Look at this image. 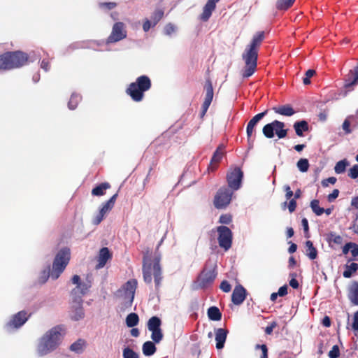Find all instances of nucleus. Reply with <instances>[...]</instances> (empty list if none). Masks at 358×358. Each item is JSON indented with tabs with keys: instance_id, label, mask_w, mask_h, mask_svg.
<instances>
[{
	"instance_id": "1",
	"label": "nucleus",
	"mask_w": 358,
	"mask_h": 358,
	"mask_svg": "<svg viewBox=\"0 0 358 358\" xmlns=\"http://www.w3.org/2000/svg\"><path fill=\"white\" fill-rule=\"evenodd\" d=\"M265 38L264 31L257 32L252 37L250 44L247 45L242 58L245 62V67L242 71L243 78H249L256 71L259 48Z\"/></svg>"
},
{
	"instance_id": "2",
	"label": "nucleus",
	"mask_w": 358,
	"mask_h": 358,
	"mask_svg": "<svg viewBox=\"0 0 358 358\" xmlns=\"http://www.w3.org/2000/svg\"><path fill=\"white\" fill-rule=\"evenodd\" d=\"M150 255L151 252L149 249L143 252L142 267L143 280L146 284H151L153 275L155 287L158 289L162 280V270L159 265L160 255H156L154 260L152 261Z\"/></svg>"
},
{
	"instance_id": "3",
	"label": "nucleus",
	"mask_w": 358,
	"mask_h": 358,
	"mask_svg": "<svg viewBox=\"0 0 358 358\" xmlns=\"http://www.w3.org/2000/svg\"><path fill=\"white\" fill-rule=\"evenodd\" d=\"M65 334L66 329L64 325H57L50 329L41 338L37 347L38 354L43 356L55 350Z\"/></svg>"
},
{
	"instance_id": "4",
	"label": "nucleus",
	"mask_w": 358,
	"mask_h": 358,
	"mask_svg": "<svg viewBox=\"0 0 358 358\" xmlns=\"http://www.w3.org/2000/svg\"><path fill=\"white\" fill-rule=\"evenodd\" d=\"M29 56L22 51H9L0 55V70L20 68L28 63Z\"/></svg>"
},
{
	"instance_id": "5",
	"label": "nucleus",
	"mask_w": 358,
	"mask_h": 358,
	"mask_svg": "<svg viewBox=\"0 0 358 358\" xmlns=\"http://www.w3.org/2000/svg\"><path fill=\"white\" fill-rule=\"evenodd\" d=\"M152 87L150 78L148 76H138L135 82L131 83L126 89V93L136 102L141 101L144 98V93Z\"/></svg>"
},
{
	"instance_id": "6",
	"label": "nucleus",
	"mask_w": 358,
	"mask_h": 358,
	"mask_svg": "<svg viewBox=\"0 0 358 358\" xmlns=\"http://www.w3.org/2000/svg\"><path fill=\"white\" fill-rule=\"evenodd\" d=\"M71 258V251L68 248H62L56 255L53 264L51 277L57 279L64 271Z\"/></svg>"
},
{
	"instance_id": "7",
	"label": "nucleus",
	"mask_w": 358,
	"mask_h": 358,
	"mask_svg": "<svg viewBox=\"0 0 358 358\" xmlns=\"http://www.w3.org/2000/svg\"><path fill=\"white\" fill-rule=\"evenodd\" d=\"M137 286V280L131 279L117 291L119 296L124 300V308H128L132 306Z\"/></svg>"
},
{
	"instance_id": "8",
	"label": "nucleus",
	"mask_w": 358,
	"mask_h": 358,
	"mask_svg": "<svg viewBox=\"0 0 358 358\" xmlns=\"http://www.w3.org/2000/svg\"><path fill=\"white\" fill-rule=\"evenodd\" d=\"M285 124L283 122L273 120L266 124L262 129V133L267 138H273L275 133L278 138H284L287 135V129H285Z\"/></svg>"
},
{
	"instance_id": "9",
	"label": "nucleus",
	"mask_w": 358,
	"mask_h": 358,
	"mask_svg": "<svg viewBox=\"0 0 358 358\" xmlns=\"http://www.w3.org/2000/svg\"><path fill=\"white\" fill-rule=\"evenodd\" d=\"M216 231L219 246L224 251H228L232 245L233 233L231 230L228 227L221 225L216 228Z\"/></svg>"
},
{
	"instance_id": "10",
	"label": "nucleus",
	"mask_w": 358,
	"mask_h": 358,
	"mask_svg": "<svg viewBox=\"0 0 358 358\" xmlns=\"http://www.w3.org/2000/svg\"><path fill=\"white\" fill-rule=\"evenodd\" d=\"M234 190L229 187H222L217 192L213 203L216 208L222 209L226 208L231 202Z\"/></svg>"
},
{
	"instance_id": "11",
	"label": "nucleus",
	"mask_w": 358,
	"mask_h": 358,
	"mask_svg": "<svg viewBox=\"0 0 358 358\" xmlns=\"http://www.w3.org/2000/svg\"><path fill=\"white\" fill-rule=\"evenodd\" d=\"M216 276L217 273L215 271V268H208L207 264H206L197 277V286L199 288H207L211 286Z\"/></svg>"
},
{
	"instance_id": "12",
	"label": "nucleus",
	"mask_w": 358,
	"mask_h": 358,
	"mask_svg": "<svg viewBox=\"0 0 358 358\" xmlns=\"http://www.w3.org/2000/svg\"><path fill=\"white\" fill-rule=\"evenodd\" d=\"M243 178V172L239 167L231 168L227 174V181L229 187L232 190L236 191L241 186Z\"/></svg>"
},
{
	"instance_id": "13",
	"label": "nucleus",
	"mask_w": 358,
	"mask_h": 358,
	"mask_svg": "<svg viewBox=\"0 0 358 358\" xmlns=\"http://www.w3.org/2000/svg\"><path fill=\"white\" fill-rule=\"evenodd\" d=\"M127 37V30L123 22H118L113 24L112 31L106 39L107 43H114Z\"/></svg>"
},
{
	"instance_id": "14",
	"label": "nucleus",
	"mask_w": 358,
	"mask_h": 358,
	"mask_svg": "<svg viewBox=\"0 0 358 358\" xmlns=\"http://www.w3.org/2000/svg\"><path fill=\"white\" fill-rule=\"evenodd\" d=\"M30 314L25 310H21L13 315L6 324L8 330L17 329L21 327L29 319Z\"/></svg>"
},
{
	"instance_id": "15",
	"label": "nucleus",
	"mask_w": 358,
	"mask_h": 358,
	"mask_svg": "<svg viewBox=\"0 0 358 358\" xmlns=\"http://www.w3.org/2000/svg\"><path fill=\"white\" fill-rule=\"evenodd\" d=\"M204 90L206 91V95H205L204 101L201 106V111L200 113V116L201 118L203 117L204 115H206V113L213 101V95H214L213 84H212L211 80L209 78L206 79V80L205 82Z\"/></svg>"
},
{
	"instance_id": "16",
	"label": "nucleus",
	"mask_w": 358,
	"mask_h": 358,
	"mask_svg": "<svg viewBox=\"0 0 358 358\" xmlns=\"http://www.w3.org/2000/svg\"><path fill=\"white\" fill-rule=\"evenodd\" d=\"M117 197V194H115L113 195L108 201L102 203V206L99 212V213L96 215L93 220V223L96 225L101 223V222L103 220L106 214H107L111 209L113 208L115 203L116 201Z\"/></svg>"
},
{
	"instance_id": "17",
	"label": "nucleus",
	"mask_w": 358,
	"mask_h": 358,
	"mask_svg": "<svg viewBox=\"0 0 358 358\" xmlns=\"http://www.w3.org/2000/svg\"><path fill=\"white\" fill-rule=\"evenodd\" d=\"M358 84V65L350 70L344 78V88L346 92L353 90V87Z\"/></svg>"
},
{
	"instance_id": "18",
	"label": "nucleus",
	"mask_w": 358,
	"mask_h": 358,
	"mask_svg": "<svg viewBox=\"0 0 358 358\" xmlns=\"http://www.w3.org/2000/svg\"><path fill=\"white\" fill-rule=\"evenodd\" d=\"M83 300L72 299L71 306V318L74 321H78L85 316V312L83 307Z\"/></svg>"
},
{
	"instance_id": "19",
	"label": "nucleus",
	"mask_w": 358,
	"mask_h": 358,
	"mask_svg": "<svg viewBox=\"0 0 358 358\" xmlns=\"http://www.w3.org/2000/svg\"><path fill=\"white\" fill-rule=\"evenodd\" d=\"M268 110L255 115L248 123L246 133L248 140L250 141L253 134H255V127L257 123L267 114Z\"/></svg>"
},
{
	"instance_id": "20",
	"label": "nucleus",
	"mask_w": 358,
	"mask_h": 358,
	"mask_svg": "<svg viewBox=\"0 0 358 358\" xmlns=\"http://www.w3.org/2000/svg\"><path fill=\"white\" fill-rule=\"evenodd\" d=\"M91 287L90 282H81L78 285L73 288L71 292L72 299L83 300V296L85 295Z\"/></svg>"
},
{
	"instance_id": "21",
	"label": "nucleus",
	"mask_w": 358,
	"mask_h": 358,
	"mask_svg": "<svg viewBox=\"0 0 358 358\" xmlns=\"http://www.w3.org/2000/svg\"><path fill=\"white\" fill-rule=\"evenodd\" d=\"M245 298L246 289L241 285H236L232 292V302L235 305L239 306L245 301Z\"/></svg>"
},
{
	"instance_id": "22",
	"label": "nucleus",
	"mask_w": 358,
	"mask_h": 358,
	"mask_svg": "<svg viewBox=\"0 0 358 358\" xmlns=\"http://www.w3.org/2000/svg\"><path fill=\"white\" fill-rule=\"evenodd\" d=\"M112 258V254L106 247L102 248L97 257L98 264L96 265V269H100L106 265L107 262Z\"/></svg>"
},
{
	"instance_id": "23",
	"label": "nucleus",
	"mask_w": 358,
	"mask_h": 358,
	"mask_svg": "<svg viewBox=\"0 0 358 358\" xmlns=\"http://www.w3.org/2000/svg\"><path fill=\"white\" fill-rule=\"evenodd\" d=\"M216 348L218 350L222 349L227 339L228 331L225 329L219 328L215 329Z\"/></svg>"
},
{
	"instance_id": "24",
	"label": "nucleus",
	"mask_w": 358,
	"mask_h": 358,
	"mask_svg": "<svg viewBox=\"0 0 358 358\" xmlns=\"http://www.w3.org/2000/svg\"><path fill=\"white\" fill-rule=\"evenodd\" d=\"M273 110L277 114L287 117H290L296 113L293 107L289 104L275 106L273 108Z\"/></svg>"
},
{
	"instance_id": "25",
	"label": "nucleus",
	"mask_w": 358,
	"mask_h": 358,
	"mask_svg": "<svg viewBox=\"0 0 358 358\" xmlns=\"http://www.w3.org/2000/svg\"><path fill=\"white\" fill-rule=\"evenodd\" d=\"M348 296L352 304L358 306V282L354 281L352 283Z\"/></svg>"
},
{
	"instance_id": "26",
	"label": "nucleus",
	"mask_w": 358,
	"mask_h": 358,
	"mask_svg": "<svg viewBox=\"0 0 358 358\" xmlns=\"http://www.w3.org/2000/svg\"><path fill=\"white\" fill-rule=\"evenodd\" d=\"M216 6L211 1L208 0L207 3L203 7V12L201 14L200 19L206 22L208 20L212 15L213 11L215 9Z\"/></svg>"
},
{
	"instance_id": "27",
	"label": "nucleus",
	"mask_w": 358,
	"mask_h": 358,
	"mask_svg": "<svg viewBox=\"0 0 358 358\" xmlns=\"http://www.w3.org/2000/svg\"><path fill=\"white\" fill-rule=\"evenodd\" d=\"M216 6L211 1L208 0L207 3L203 7V12L201 14L200 19L206 22L208 20L212 15L213 11L215 9Z\"/></svg>"
},
{
	"instance_id": "28",
	"label": "nucleus",
	"mask_w": 358,
	"mask_h": 358,
	"mask_svg": "<svg viewBox=\"0 0 358 358\" xmlns=\"http://www.w3.org/2000/svg\"><path fill=\"white\" fill-rule=\"evenodd\" d=\"M293 127L296 134L300 137L303 136V132L308 131L309 130L308 123L306 120L295 122Z\"/></svg>"
},
{
	"instance_id": "29",
	"label": "nucleus",
	"mask_w": 358,
	"mask_h": 358,
	"mask_svg": "<svg viewBox=\"0 0 358 358\" xmlns=\"http://www.w3.org/2000/svg\"><path fill=\"white\" fill-rule=\"evenodd\" d=\"M110 183L105 182L99 184L92 189V194L96 196H101L106 194V191L110 188Z\"/></svg>"
},
{
	"instance_id": "30",
	"label": "nucleus",
	"mask_w": 358,
	"mask_h": 358,
	"mask_svg": "<svg viewBox=\"0 0 358 358\" xmlns=\"http://www.w3.org/2000/svg\"><path fill=\"white\" fill-rule=\"evenodd\" d=\"M224 153V146L222 145H220L217 147L215 152L213 153V155L212 157V159L210 160V166H213L214 164H217L221 161L223 155Z\"/></svg>"
},
{
	"instance_id": "31",
	"label": "nucleus",
	"mask_w": 358,
	"mask_h": 358,
	"mask_svg": "<svg viewBox=\"0 0 358 358\" xmlns=\"http://www.w3.org/2000/svg\"><path fill=\"white\" fill-rule=\"evenodd\" d=\"M306 255L309 259L313 260L317 257V250L314 247L313 243L310 241H307L305 243Z\"/></svg>"
},
{
	"instance_id": "32",
	"label": "nucleus",
	"mask_w": 358,
	"mask_h": 358,
	"mask_svg": "<svg viewBox=\"0 0 358 358\" xmlns=\"http://www.w3.org/2000/svg\"><path fill=\"white\" fill-rule=\"evenodd\" d=\"M358 270V264L355 262H352L350 264H347L345 266V270L343 271V275L344 278H350L352 276V275L357 272Z\"/></svg>"
},
{
	"instance_id": "33",
	"label": "nucleus",
	"mask_w": 358,
	"mask_h": 358,
	"mask_svg": "<svg viewBox=\"0 0 358 358\" xmlns=\"http://www.w3.org/2000/svg\"><path fill=\"white\" fill-rule=\"evenodd\" d=\"M208 316L211 320L219 321L222 318V313L217 307L211 306L208 309Z\"/></svg>"
},
{
	"instance_id": "34",
	"label": "nucleus",
	"mask_w": 358,
	"mask_h": 358,
	"mask_svg": "<svg viewBox=\"0 0 358 358\" xmlns=\"http://www.w3.org/2000/svg\"><path fill=\"white\" fill-rule=\"evenodd\" d=\"M156 346L154 343L151 341H146L143 343L142 347L143 353L145 356H151L156 352Z\"/></svg>"
},
{
	"instance_id": "35",
	"label": "nucleus",
	"mask_w": 358,
	"mask_h": 358,
	"mask_svg": "<svg viewBox=\"0 0 358 358\" xmlns=\"http://www.w3.org/2000/svg\"><path fill=\"white\" fill-rule=\"evenodd\" d=\"M85 344L86 342L84 339L79 338L71 345L70 350L78 354L81 353L84 350Z\"/></svg>"
},
{
	"instance_id": "36",
	"label": "nucleus",
	"mask_w": 358,
	"mask_h": 358,
	"mask_svg": "<svg viewBox=\"0 0 358 358\" xmlns=\"http://www.w3.org/2000/svg\"><path fill=\"white\" fill-rule=\"evenodd\" d=\"M82 97L80 94L73 93L71 96L68 103V107L71 110H74L77 108L78 103L80 102Z\"/></svg>"
},
{
	"instance_id": "37",
	"label": "nucleus",
	"mask_w": 358,
	"mask_h": 358,
	"mask_svg": "<svg viewBox=\"0 0 358 358\" xmlns=\"http://www.w3.org/2000/svg\"><path fill=\"white\" fill-rule=\"evenodd\" d=\"M161 324V320L157 316H153L148 322V328L149 331L159 329H160Z\"/></svg>"
},
{
	"instance_id": "38",
	"label": "nucleus",
	"mask_w": 358,
	"mask_h": 358,
	"mask_svg": "<svg viewBox=\"0 0 358 358\" xmlns=\"http://www.w3.org/2000/svg\"><path fill=\"white\" fill-rule=\"evenodd\" d=\"M139 317L136 313H131L126 317V324L128 327H134L138 324Z\"/></svg>"
},
{
	"instance_id": "39",
	"label": "nucleus",
	"mask_w": 358,
	"mask_h": 358,
	"mask_svg": "<svg viewBox=\"0 0 358 358\" xmlns=\"http://www.w3.org/2000/svg\"><path fill=\"white\" fill-rule=\"evenodd\" d=\"M355 119L356 117L354 115H349L345 118L342 124V128L345 134H350L352 133V131L350 129V124Z\"/></svg>"
},
{
	"instance_id": "40",
	"label": "nucleus",
	"mask_w": 358,
	"mask_h": 358,
	"mask_svg": "<svg viewBox=\"0 0 358 358\" xmlns=\"http://www.w3.org/2000/svg\"><path fill=\"white\" fill-rule=\"evenodd\" d=\"M349 165V162L346 159L338 162L334 167V171L337 174L343 173L345 171L346 167Z\"/></svg>"
},
{
	"instance_id": "41",
	"label": "nucleus",
	"mask_w": 358,
	"mask_h": 358,
	"mask_svg": "<svg viewBox=\"0 0 358 358\" xmlns=\"http://www.w3.org/2000/svg\"><path fill=\"white\" fill-rule=\"evenodd\" d=\"M164 11L162 9H156L151 15L150 20L152 22V27H155L163 17Z\"/></svg>"
},
{
	"instance_id": "42",
	"label": "nucleus",
	"mask_w": 358,
	"mask_h": 358,
	"mask_svg": "<svg viewBox=\"0 0 358 358\" xmlns=\"http://www.w3.org/2000/svg\"><path fill=\"white\" fill-rule=\"evenodd\" d=\"M295 0H278L276 3L278 10H287L292 6Z\"/></svg>"
},
{
	"instance_id": "43",
	"label": "nucleus",
	"mask_w": 358,
	"mask_h": 358,
	"mask_svg": "<svg viewBox=\"0 0 358 358\" xmlns=\"http://www.w3.org/2000/svg\"><path fill=\"white\" fill-rule=\"evenodd\" d=\"M319 203L320 201L317 199H314L310 202L312 210L318 216L322 215L324 212V208H321Z\"/></svg>"
},
{
	"instance_id": "44",
	"label": "nucleus",
	"mask_w": 358,
	"mask_h": 358,
	"mask_svg": "<svg viewBox=\"0 0 358 358\" xmlns=\"http://www.w3.org/2000/svg\"><path fill=\"white\" fill-rule=\"evenodd\" d=\"M327 241L329 244L333 243L336 245H341L343 243V238L340 235L331 232L328 235Z\"/></svg>"
},
{
	"instance_id": "45",
	"label": "nucleus",
	"mask_w": 358,
	"mask_h": 358,
	"mask_svg": "<svg viewBox=\"0 0 358 358\" xmlns=\"http://www.w3.org/2000/svg\"><path fill=\"white\" fill-rule=\"evenodd\" d=\"M297 168L301 172H306L309 169V162L307 159H300L296 163Z\"/></svg>"
},
{
	"instance_id": "46",
	"label": "nucleus",
	"mask_w": 358,
	"mask_h": 358,
	"mask_svg": "<svg viewBox=\"0 0 358 358\" xmlns=\"http://www.w3.org/2000/svg\"><path fill=\"white\" fill-rule=\"evenodd\" d=\"M117 5L115 2H100L98 6L100 9L108 11L116 8Z\"/></svg>"
},
{
	"instance_id": "47",
	"label": "nucleus",
	"mask_w": 358,
	"mask_h": 358,
	"mask_svg": "<svg viewBox=\"0 0 358 358\" xmlns=\"http://www.w3.org/2000/svg\"><path fill=\"white\" fill-rule=\"evenodd\" d=\"M151 331H152L151 338L153 340V341L157 343H159L162 340V338H163V334L162 332V329H159L152 330Z\"/></svg>"
},
{
	"instance_id": "48",
	"label": "nucleus",
	"mask_w": 358,
	"mask_h": 358,
	"mask_svg": "<svg viewBox=\"0 0 358 358\" xmlns=\"http://www.w3.org/2000/svg\"><path fill=\"white\" fill-rule=\"evenodd\" d=\"M123 358H138V355L132 349L127 347L124 348L122 352Z\"/></svg>"
},
{
	"instance_id": "49",
	"label": "nucleus",
	"mask_w": 358,
	"mask_h": 358,
	"mask_svg": "<svg viewBox=\"0 0 358 358\" xmlns=\"http://www.w3.org/2000/svg\"><path fill=\"white\" fill-rule=\"evenodd\" d=\"M316 73V71L313 69H308L306 73L305 77L303 78V83L304 85H309L310 83V78Z\"/></svg>"
},
{
	"instance_id": "50",
	"label": "nucleus",
	"mask_w": 358,
	"mask_h": 358,
	"mask_svg": "<svg viewBox=\"0 0 358 358\" xmlns=\"http://www.w3.org/2000/svg\"><path fill=\"white\" fill-rule=\"evenodd\" d=\"M232 221V217L230 214H222L220 215L219 222L221 224H229Z\"/></svg>"
},
{
	"instance_id": "51",
	"label": "nucleus",
	"mask_w": 358,
	"mask_h": 358,
	"mask_svg": "<svg viewBox=\"0 0 358 358\" xmlns=\"http://www.w3.org/2000/svg\"><path fill=\"white\" fill-rule=\"evenodd\" d=\"M340 356V350L337 345L332 347L331 350L329 352V358H338Z\"/></svg>"
},
{
	"instance_id": "52",
	"label": "nucleus",
	"mask_w": 358,
	"mask_h": 358,
	"mask_svg": "<svg viewBox=\"0 0 358 358\" xmlns=\"http://www.w3.org/2000/svg\"><path fill=\"white\" fill-rule=\"evenodd\" d=\"M348 176L352 179H356L358 178V165L355 164L350 169Z\"/></svg>"
},
{
	"instance_id": "53",
	"label": "nucleus",
	"mask_w": 358,
	"mask_h": 358,
	"mask_svg": "<svg viewBox=\"0 0 358 358\" xmlns=\"http://www.w3.org/2000/svg\"><path fill=\"white\" fill-rule=\"evenodd\" d=\"M257 349L259 348L262 350V356L260 358H268V348L266 345H257L255 347Z\"/></svg>"
},
{
	"instance_id": "54",
	"label": "nucleus",
	"mask_w": 358,
	"mask_h": 358,
	"mask_svg": "<svg viewBox=\"0 0 358 358\" xmlns=\"http://www.w3.org/2000/svg\"><path fill=\"white\" fill-rule=\"evenodd\" d=\"M49 277H50V268H48V270H44L41 273V275L39 278V282L41 284L45 283L48 280Z\"/></svg>"
},
{
	"instance_id": "55",
	"label": "nucleus",
	"mask_w": 358,
	"mask_h": 358,
	"mask_svg": "<svg viewBox=\"0 0 358 358\" xmlns=\"http://www.w3.org/2000/svg\"><path fill=\"white\" fill-rule=\"evenodd\" d=\"M220 288L224 292H229L231 289V286L229 284V282L227 280H223L220 285Z\"/></svg>"
},
{
	"instance_id": "56",
	"label": "nucleus",
	"mask_w": 358,
	"mask_h": 358,
	"mask_svg": "<svg viewBox=\"0 0 358 358\" xmlns=\"http://www.w3.org/2000/svg\"><path fill=\"white\" fill-rule=\"evenodd\" d=\"M301 224L303 227V230L305 232V236L306 238L309 237V227H308V222L306 218H303L301 220Z\"/></svg>"
},
{
	"instance_id": "57",
	"label": "nucleus",
	"mask_w": 358,
	"mask_h": 358,
	"mask_svg": "<svg viewBox=\"0 0 358 358\" xmlns=\"http://www.w3.org/2000/svg\"><path fill=\"white\" fill-rule=\"evenodd\" d=\"M336 182V178L335 177H329L327 179H324L322 181V185L323 187H327L329 185V184H335Z\"/></svg>"
},
{
	"instance_id": "58",
	"label": "nucleus",
	"mask_w": 358,
	"mask_h": 358,
	"mask_svg": "<svg viewBox=\"0 0 358 358\" xmlns=\"http://www.w3.org/2000/svg\"><path fill=\"white\" fill-rule=\"evenodd\" d=\"M350 252L353 259H355L358 256V245L355 243H352V248H350Z\"/></svg>"
},
{
	"instance_id": "59",
	"label": "nucleus",
	"mask_w": 358,
	"mask_h": 358,
	"mask_svg": "<svg viewBox=\"0 0 358 358\" xmlns=\"http://www.w3.org/2000/svg\"><path fill=\"white\" fill-rule=\"evenodd\" d=\"M291 275L293 277L289 282V285L294 289H298L299 284L298 280L295 278L296 274L292 273Z\"/></svg>"
},
{
	"instance_id": "60",
	"label": "nucleus",
	"mask_w": 358,
	"mask_h": 358,
	"mask_svg": "<svg viewBox=\"0 0 358 358\" xmlns=\"http://www.w3.org/2000/svg\"><path fill=\"white\" fill-rule=\"evenodd\" d=\"M284 190L285 191V197L287 200L292 199L291 198L293 196L294 193L292 190L291 189L289 185H285L284 186Z\"/></svg>"
},
{
	"instance_id": "61",
	"label": "nucleus",
	"mask_w": 358,
	"mask_h": 358,
	"mask_svg": "<svg viewBox=\"0 0 358 358\" xmlns=\"http://www.w3.org/2000/svg\"><path fill=\"white\" fill-rule=\"evenodd\" d=\"M41 67L45 71H48L50 69V61L47 59H43L41 63Z\"/></svg>"
},
{
	"instance_id": "62",
	"label": "nucleus",
	"mask_w": 358,
	"mask_h": 358,
	"mask_svg": "<svg viewBox=\"0 0 358 358\" xmlns=\"http://www.w3.org/2000/svg\"><path fill=\"white\" fill-rule=\"evenodd\" d=\"M352 329L354 331H358V310L355 313L353 317V322L352 324Z\"/></svg>"
},
{
	"instance_id": "63",
	"label": "nucleus",
	"mask_w": 358,
	"mask_h": 358,
	"mask_svg": "<svg viewBox=\"0 0 358 358\" xmlns=\"http://www.w3.org/2000/svg\"><path fill=\"white\" fill-rule=\"evenodd\" d=\"M175 30H176L175 26L171 23L166 24L164 28L165 34L167 35H171V34H173L175 31Z\"/></svg>"
},
{
	"instance_id": "64",
	"label": "nucleus",
	"mask_w": 358,
	"mask_h": 358,
	"mask_svg": "<svg viewBox=\"0 0 358 358\" xmlns=\"http://www.w3.org/2000/svg\"><path fill=\"white\" fill-rule=\"evenodd\" d=\"M152 27V22L150 20L145 19L143 24V29L145 32H148Z\"/></svg>"
}]
</instances>
